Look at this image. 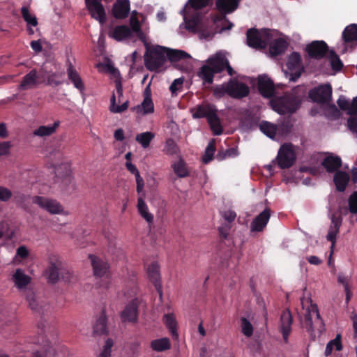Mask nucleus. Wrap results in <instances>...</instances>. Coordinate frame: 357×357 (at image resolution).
<instances>
[{
  "label": "nucleus",
  "mask_w": 357,
  "mask_h": 357,
  "mask_svg": "<svg viewBox=\"0 0 357 357\" xmlns=\"http://www.w3.org/2000/svg\"><path fill=\"white\" fill-rule=\"evenodd\" d=\"M270 218L269 210H264L251 223V231H261L267 225Z\"/></svg>",
  "instance_id": "obj_24"
},
{
  "label": "nucleus",
  "mask_w": 357,
  "mask_h": 357,
  "mask_svg": "<svg viewBox=\"0 0 357 357\" xmlns=\"http://www.w3.org/2000/svg\"><path fill=\"white\" fill-rule=\"evenodd\" d=\"M259 128L263 133L272 139L274 138L278 130L276 125L268 121H262L259 125Z\"/></svg>",
  "instance_id": "obj_47"
},
{
  "label": "nucleus",
  "mask_w": 357,
  "mask_h": 357,
  "mask_svg": "<svg viewBox=\"0 0 357 357\" xmlns=\"http://www.w3.org/2000/svg\"><path fill=\"white\" fill-rule=\"evenodd\" d=\"M332 68L335 70H340L342 67V63L338 56L333 51H331L328 54Z\"/></svg>",
  "instance_id": "obj_55"
},
{
  "label": "nucleus",
  "mask_w": 357,
  "mask_h": 357,
  "mask_svg": "<svg viewBox=\"0 0 357 357\" xmlns=\"http://www.w3.org/2000/svg\"><path fill=\"white\" fill-rule=\"evenodd\" d=\"M128 107V102L126 101L121 105H116V97L114 93L112 94L111 98V103L109 110L113 113H121L126 111Z\"/></svg>",
  "instance_id": "obj_52"
},
{
  "label": "nucleus",
  "mask_w": 357,
  "mask_h": 357,
  "mask_svg": "<svg viewBox=\"0 0 357 357\" xmlns=\"http://www.w3.org/2000/svg\"><path fill=\"white\" fill-rule=\"evenodd\" d=\"M123 322H135L137 319V301H132L128 303L121 314Z\"/></svg>",
  "instance_id": "obj_18"
},
{
  "label": "nucleus",
  "mask_w": 357,
  "mask_h": 357,
  "mask_svg": "<svg viewBox=\"0 0 357 357\" xmlns=\"http://www.w3.org/2000/svg\"><path fill=\"white\" fill-rule=\"evenodd\" d=\"M300 99L293 95L274 98L271 101L273 109L279 114L294 112L299 106Z\"/></svg>",
  "instance_id": "obj_7"
},
{
  "label": "nucleus",
  "mask_w": 357,
  "mask_h": 357,
  "mask_svg": "<svg viewBox=\"0 0 357 357\" xmlns=\"http://www.w3.org/2000/svg\"><path fill=\"white\" fill-rule=\"evenodd\" d=\"M178 146L175 142L172 139H168L165 142L163 151L168 155H174L178 152Z\"/></svg>",
  "instance_id": "obj_54"
},
{
  "label": "nucleus",
  "mask_w": 357,
  "mask_h": 357,
  "mask_svg": "<svg viewBox=\"0 0 357 357\" xmlns=\"http://www.w3.org/2000/svg\"><path fill=\"white\" fill-rule=\"evenodd\" d=\"M287 47V43L282 38L275 40L270 45V53L273 56L283 53Z\"/></svg>",
  "instance_id": "obj_41"
},
{
  "label": "nucleus",
  "mask_w": 357,
  "mask_h": 357,
  "mask_svg": "<svg viewBox=\"0 0 357 357\" xmlns=\"http://www.w3.org/2000/svg\"><path fill=\"white\" fill-rule=\"evenodd\" d=\"M288 68L291 70H295L294 77L290 78V80L295 81L301 75L302 69L301 57L297 52H293L288 59L287 63Z\"/></svg>",
  "instance_id": "obj_21"
},
{
  "label": "nucleus",
  "mask_w": 357,
  "mask_h": 357,
  "mask_svg": "<svg viewBox=\"0 0 357 357\" xmlns=\"http://www.w3.org/2000/svg\"><path fill=\"white\" fill-rule=\"evenodd\" d=\"M29 255V251L25 246H20L17 249L16 255L15 257V261H18V257L21 259H25Z\"/></svg>",
  "instance_id": "obj_63"
},
{
  "label": "nucleus",
  "mask_w": 357,
  "mask_h": 357,
  "mask_svg": "<svg viewBox=\"0 0 357 357\" xmlns=\"http://www.w3.org/2000/svg\"><path fill=\"white\" fill-rule=\"evenodd\" d=\"M163 321L169 329L172 337L174 340H177L178 335L176 331L177 323L174 315L173 314H166L163 317Z\"/></svg>",
  "instance_id": "obj_37"
},
{
  "label": "nucleus",
  "mask_w": 357,
  "mask_h": 357,
  "mask_svg": "<svg viewBox=\"0 0 357 357\" xmlns=\"http://www.w3.org/2000/svg\"><path fill=\"white\" fill-rule=\"evenodd\" d=\"M296 160L294 148L291 144H283L278 153L277 161L278 166L282 169L289 168Z\"/></svg>",
  "instance_id": "obj_10"
},
{
  "label": "nucleus",
  "mask_w": 357,
  "mask_h": 357,
  "mask_svg": "<svg viewBox=\"0 0 357 357\" xmlns=\"http://www.w3.org/2000/svg\"><path fill=\"white\" fill-rule=\"evenodd\" d=\"M241 331L246 337L252 336L253 333V327L251 323L245 317H242L241 319Z\"/></svg>",
  "instance_id": "obj_53"
},
{
  "label": "nucleus",
  "mask_w": 357,
  "mask_h": 357,
  "mask_svg": "<svg viewBox=\"0 0 357 357\" xmlns=\"http://www.w3.org/2000/svg\"><path fill=\"white\" fill-rule=\"evenodd\" d=\"M33 197L24 193H17L14 195V202L20 205L24 211L29 212L30 211V204L32 203Z\"/></svg>",
  "instance_id": "obj_33"
},
{
  "label": "nucleus",
  "mask_w": 357,
  "mask_h": 357,
  "mask_svg": "<svg viewBox=\"0 0 357 357\" xmlns=\"http://www.w3.org/2000/svg\"><path fill=\"white\" fill-rule=\"evenodd\" d=\"M349 181V176L344 172H337L334 176V182L339 191H344Z\"/></svg>",
  "instance_id": "obj_38"
},
{
  "label": "nucleus",
  "mask_w": 357,
  "mask_h": 357,
  "mask_svg": "<svg viewBox=\"0 0 357 357\" xmlns=\"http://www.w3.org/2000/svg\"><path fill=\"white\" fill-rule=\"evenodd\" d=\"M55 174L58 177L63 178L66 185H69L73 183V177L70 166L68 163H63L55 167Z\"/></svg>",
  "instance_id": "obj_30"
},
{
  "label": "nucleus",
  "mask_w": 357,
  "mask_h": 357,
  "mask_svg": "<svg viewBox=\"0 0 357 357\" xmlns=\"http://www.w3.org/2000/svg\"><path fill=\"white\" fill-rule=\"evenodd\" d=\"M310 96L315 102H327L332 96L331 86L329 84L319 86L310 92Z\"/></svg>",
  "instance_id": "obj_13"
},
{
  "label": "nucleus",
  "mask_w": 357,
  "mask_h": 357,
  "mask_svg": "<svg viewBox=\"0 0 357 357\" xmlns=\"http://www.w3.org/2000/svg\"><path fill=\"white\" fill-rule=\"evenodd\" d=\"M166 54L167 58L173 62L190 58V56L187 52L178 50L166 48Z\"/></svg>",
  "instance_id": "obj_42"
},
{
  "label": "nucleus",
  "mask_w": 357,
  "mask_h": 357,
  "mask_svg": "<svg viewBox=\"0 0 357 357\" xmlns=\"http://www.w3.org/2000/svg\"><path fill=\"white\" fill-rule=\"evenodd\" d=\"M130 24L133 32L139 31L140 28V24L139 20L137 17V12L133 11L130 19Z\"/></svg>",
  "instance_id": "obj_60"
},
{
  "label": "nucleus",
  "mask_w": 357,
  "mask_h": 357,
  "mask_svg": "<svg viewBox=\"0 0 357 357\" xmlns=\"http://www.w3.org/2000/svg\"><path fill=\"white\" fill-rule=\"evenodd\" d=\"M66 356V353H63L59 348L48 340H44L42 342L41 349L37 351L36 357H53L55 356Z\"/></svg>",
  "instance_id": "obj_15"
},
{
  "label": "nucleus",
  "mask_w": 357,
  "mask_h": 357,
  "mask_svg": "<svg viewBox=\"0 0 357 357\" xmlns=\"http://www.w3.org/2000/svg\"><path fill=\"white\" fill-rule=\"evenodd\" d=\"M74 275L68 268L63 267L60 278L66 283L72 282L74 280Z\"/></svg>",
  "instance_id": "obj_59"
},
{
  "label": "nucleus",
  "mask_w": 357,
  "mask_h": 357,
  "mask_svg": "<svg viewBox=\"0 0 357 357\" xmlns=\"http://www.w3.org/2000/svg\"><path fill=\"white\" fill-rule=\"evenodd\" d=\"M216 113V109L213 105H199L196 111L192 114L194 118L206 117L207 120L210 116H213Z\"/></svg>",
  "instance_id": "obj_35"
},
{
  "label": "nucleus",
  "mask_w": 357,
  "mask_h": 357,
  "mask_svg": "<svg viewBox=\"0 0 357 357\" xmlns=\"http://www.w3.org/2000/svg\"><path fill=\"white\" fill-rule=\"evenodd\" d=\"M208 122L211 126L212 131L215 135H219L222 134V128L220 125V119L217 116L216 113H215L213 116H209Z\"/></svg>",
  "instance_id": "obj_50"
},
{
  "label": "nucleus",
  "mask_w": 357,
  "mask_h": 357,
  "mask_svg": "<svg viewBox=\"0 0 357 357\" xmlns=\"http://www.w3.org/2000/svg\"><path fill=\"white\" fill-rule=\"evenodd\" d=\"M11 280L19 290H27L26 287L31 282V277L21 268H17L12 275Z\"/></svg>",
  "instance_id": "obj_17"
},
{
  "label": "nucleus",
  "mask_w": 357,
  "mask_h": 357,
  "mask_svg": "<svg viewBox=\"0 0 357 357\" xmlns=\"http://www.w3.org/2000/svg\"><path fill=\"white\" fill-rule=\"evenodd\" d=\"M39 75L36 70H31L23 78L18 86L20 91H26L36 87L38 84Z\"/></svg>",
  "instance_id": "obj_20"
},
{
  "label": "nucleus",
  "mask_w": 357,
  "mask_h": 357,
  "mask_svg": "<svg viewBox=\"0 0 357 357\" xmlns=\"http://www.w3.org/2000/svg\"><path fill=\"white\" fill-rule=\"evenodd\" d=\"M144 57L145 65L148 69L158 70L167 61L166 47L155 46L147 48Z\"/></svg>",
  "instance_id": "obj_5"
},
{
  "label": "nucleus",
  "mask_w": 357,
  "mask_h": 357,
  "mask_svg": "<svg viewBox=\"0 0 357 357\" xmlns=\"http://www.w3.org/2000/svg\"><path fill=\"white\" fill-rule=\"evenodd\" d=\"M25 298L29 307L36 312L43 313L49 308V303L41 297L37 296L31 289L26 291Z\"/></svg>",
  "instance_id": "obj_11"
},
{
  "label": "nucleus",
  "mask_w": 357,
  "mask_h": 357,
  "mask_svg": "<svg viewBox=\"0 0 357 357\" xmlns=\"http://www.w3.org/2000/svg\"><path fill=\"white\" fill-rule=\"evenodd\" d=\"M342 349L341 343V335L337 334L335 339L331 340L326 345L325 349V355L326 356H330L332 354V351L335 349L340 351Z\"/></svg>",
  "instance_id": "obj_49"
},
{
  "label": "nucleus",
  "mask_w": 357,
  "mask_h": 357,
  "mask_svg": "<svg viewBox=\"0 0 357 357\" xmlns=\"http://www.w3.org/2000/svg\"><path fill=\"white\" fill-rule=\"evenodd\" d=\"M302 312H299L301 317H304V324L309 331H314L316 327L319 331L324 328L323 321L320 317L316 304L309 296H303L301 298Z\"/></svg>",
  "instance_id": "obj_2"
},
{
  "label": "nucleus",
  "mask_w": 357,
  "mask_h": 357,
  "mask_svg": "<svg viewBox=\"0 0 357 357\" xmlns=\"http://www.w3.org/2000/svg\"><path fill=\"white\" fill-rule=\"evenodd\" d=\"M172 167L174 169V172L178 177H185L188 175V171L186 167V165L185 162L182 159H178V160L173 162Z\"/></svg>",
  "instance_id": "obj_46"
},
{
  "label": "nucleus",
  "mask_w": 357,
  "mask_h": 357,
  "mask_svg": "<svg viewBox=\"0 0 357 357\" xmlns=\"http://www.w3.org/2000/svg\"><path fill=\"white\" fill-rule=\"evenodd\" d=\"M184 82L183 77L175 79L169 86V90L172 95H177L178 92L182 89Z\"/></svg>",
  "instance_id": "obj_56"
},
{
  "label": "nucleus",
  "mask_w": 357,
  "mask_h": 357,
  "mask_svg": "<svg viewBox=\"0 0 357 357\" xmlns=\"http://www.w3.org/2000/svg\"><path fill=\"white\" fill-rule=\"evenodd\" d=\"M225 68L230 76L235 74V71L229 63L226 54L219 52L206 60V63L200 68L198 75L204 84H212L214 74L222 72Z\"/></svg>",
  "instance_id": "obj_1"
},
{
  "label": "nucleus",
  "mask_w": 357,
  "mask_h": 357,
  "mask_svg": "<svg viewBox=\"0 0 357 357\" xmlns=\"http://www.w3.org/2000/svg\"><path fill=\"white\" fill-rule=\"evenodd\" d=\"M337 103L341 109L347 111V113L349 114L351 102L344 96H340L337 100Z\"/></svg>",
  "instance_id": "obj_62"
},
{
  "label": "nucleus",
  "mask_w": 357,
  "mask_h": 357,
  "mask_svg": "<svg viewBox=\"0 0 357 357\" xmlns=\"http://www.w3.org/2000/svg\"><path fill=\"white\" fill-rule=\"evenodd\" d=\"M331 224L328 229L326 238L328 241L331 242V249H333L336 241V236L339 232L342 220L340 215L337 216L335 214H333L331 217Z\"/></svg>",
  "instance_id": "obj_16"
},
{
  "label": "nucleus",
  "mask_w": 357,
  "mask_h": 357,
  "mask_svg": "<svg viewBox=\"0 0 357 357\" xmlns=\"http://www.w3.org/2000/svg\"><path fill=\"white\" fill-rule=\"evenodd\" d=\"M147 273L149 279L154 283L156 289L159 292L160 297H162V291L160 289V285L159 284L160 280V271L159 266L157 263H152L147 268Z\"/></svg>",
  "instance_id": "obj_29"
},
{
  "label": "nucleus",
  "mask_w": 357,
  "mask_h": 357,
  "mask_svg": "<svg viewBox=\"0 0 357 357\" xmlns=\"http://www.w3.org/2000/svg\"><path fill=\"white\" fill-rule=\"evenodd\" d=\"M342 38L345 43H357V24H351L347 26L343 33Z\"/></svg>",
  "instance_id": "obj_36"
},
{
  "label": "nucleus",
  "mask_w": 357,
  "mask_h": 357,
  "mask_svg": "<svg viewBox=\"0 0 357 357\" xmlns=\"http://www.w3.org/2000/svg\"><path fill=\"white\" fill-rule=\"evenodd\" d=\"M280 330L285 342H287L289 335L291 330L292 317L289 311H284L281 314Z\"/></svg>",
  "instance_id": "obj_25"
},
{
  "label": "nucleus",
  "mask_w": 357,
  "mask_h": 357,
  "mask_svg": "<svg viewBox=\"0 0 357 357\" xmlns=\"http://www.w3.org/2000/svg\"><path fill=\"white\" fill-rule=\"evenodd\" d=\"M21 13L23 19L29 26H36L38 24L37 18L35 15L30 13L29 8L23 6L21 8Z\"/></svg>",
  "instance_id": "obj_51"
},
{
  "label": "nucleus",
  "mask_w": 357,
  "mask_h": 357,
  "mask_svg": "<svg viewBox=\"0 0 357 357\" xmlns=\"http://www.w3.org/2000/svg\"><path fill=\"white\" fill-rule=\"evenodd\" d=\"M130 11L129 0H117L113 6V15L116 18H126Z\"/></svg>",
  "instance_id": "obj_23"
},
{
  "label": "nucleus",
  "mask_w": 357,
  "mask_h": 357,
  "mask_svg": "<svg viewBox=\"0 0 357 357\" xmlns=\"http://www.w3.org/2000/svg\"><path fill=\"white\" fill-rule=\"evenodd\" d=\"M107 331L106 317L104 314H101L93 326V334L94 335H100L106 334Z\"/></svg>",
  "instance_id": "obj_34"
},
{
  "label": "nucleus",
  "mask_w": 357,
  "mask_h": 357,
  "mask_svg": "<svg viewBox=\"0 0 357 357\" xmlns=\"http://www.w3.org/2000/svg\"><path fill=\"white\" fill-rule=\"evenodd\" d=\"M151 347L154 351H162L170 348V342L167 337L153 340Z\"/></svg>",
  "instance_id": "obj_48"
},
{
  "label": "nucleus",
  "mask_w": 357,
  "mask_h": 357,
  "mask_svg": "<svg viewBox=\"0 0 357 357\" xmlns=\"http://www.w3.org/2000/svg\"><path fill=\"white\" fill-rule=\"evenodd\" d=\"M215 151V146L213 142H211L205 151V153L203 156L202 160L204 163H208L213 159V156Z\"/></svg>",
  "instance_id": "obj_57"
},
{
  "label": "nucleus",
  "mask_w": 357,
  "mask_h": 357,
  "mask_svg": "<svg viewBox=\"0 0 357 357\" xmlns=\"http://www.w3.org/2000/svg\"><path fill=\"white\" fill-rule=\"evenodd\" d=\"M39 77L46 79V84L47 85L56 86L61 84V82L57 79L58 74L52 72H47L45 68H42L40 70Z\"/></svg>",
  "instance_id": "obj_39"
},
{
  "label": "nucleus",
  "mask_w": 357,
  "mask_h": 357,
  "mask_svg": "<svg viewBox=\"0 0 357 357\" xmlns=\"http://www.w3.org/2000/svg\"><path fill=\"white\" fill-rule=\"evenodd\" d=\"M137 208L141 216L149 223H152L153 222V215L149 213L148 207L142 197L138 198Z\"/></svg>",
  "instance_id": "obj_45"
},
{
  "label": "nucleus",
  "mask_w": 357,
  "mask_h": 357,
  "mask_svg": "<svg viewBox=\"0 0 357 357\" xmlns=\"http://www.w3.org/2000/svg\"><path fill=\"white\" fill-rule=\"evenodd\" d=\"M349 211L352 214L357 213V191L354 192L349 199Z\"/></svg>",
  "instance_id": "obj_58"
},
{
  "label": "nucleus",
  "mask_w": 357,
  "mask_h": 357,
  "mask_svg": "<svg viewBox=\"0 0 357 357\" xmlns=\"http://www.w3.org/2000/svg\"><path fill=\"white\" fill-rule=\"evenodd\" d=\"M85 3L91 17L100 24L105 22L106 16L103 6L98 0H85Z\"/></svg>",
  "instance_id": "obj_14"
},
{
  "label": "nucleus",
  "mask_w": 357,
  "mask_h": 357,
  "mask_svg": "<svg viewBox=\"0 0 357 357\" xmlns=\"http://www.w3.org/2000/svg\"><path fill=\"white\" fill-rule=\"evenodd\" d=\"M131 35V29L126 25L117 26L109 32V36L118 41L127 39L130 38Z\"/></svg>",
  "instance_id": "obj_27"
},
{
  "label": "nucleus",
  "mask_w": 357,
  "mask_h": 357,
  "mask_svg": "<svg viewBox=\"0 0 357 357\" xmlns=\"http://www.w3.org/2000/svg\"><path fill=\"white\" fill-rule=\"evenodd\" d=\"M154 137L155 134L153 132L147 131L137 134L135 137V140L142 146V148L146 149L149 146Z\"/></svg>",
  "instance_id": "obj_44"
},
{
  "label": "nucleus",
  "mask_w": 357,
  "mask_h": 357,
  "mask_svg": "<svg viewBox=\"0 0 357 357\" xmlns=\"http://www.w3.org/2000/svg\"><path fill=\"white\" fill-rule=\"evenodd\" d=\"M241 0H217L216 7L218 10L224 14L234 11Z\"/></svg>",
  "instance_id": "obj_28"
},
{
  "label": "nucleus",
  "mask_w": 357,
  "mask_h": 357,
  "mask_svg": "<svg viewBox=\"0 0 357 357\" xmlns=\"http://www.w3.org/2000/svg\"><path fill=\"white\" fill-rule=\"evenodd\" d=\"M210 0H188V3L183 10V15L187 28L192 30L199 29L202 19L200 9L208 6Z\"/></svg>",
  "instance_id": "obj_3"
},
{
  "label": "nucleus",
  "mask_w": 357,
  "mask_h": 357,
  "mask_svg": "<svg viewBox=\"0 0 357 357\" xmlns=\"http://www.w3.org/2000/svg\"><path fill=\"white\" fill-rule=\"evenodd\" d=\"M90 258L93 268L94 274L96 276H102L108 268L107 264L95 256H90Z\"/></svg>",
  "instance_id": "obj_32"
},
{
  "label": "nucleus",
  "mask_w": 357,
  "mask_h": 357,
  "mask_svg": "<svg viewBox=\"0 0 357 357\" xmlns=\"http://www.w3.org/2000/svg\"><path fill=\"white\" fill-rule=\"evenodd\" d=\"M32 204L38 205L50 214H65L63 206L56 199L42 196H33Z\"/></svg>",
  "instance_id": "obj_8"
},
{
  "label": "nucleus",
  "mask_w": 357,
  "mask_h": 357,
  "mask_svg": "<svg viewBox=\"0 0 357 357\" xmlns=\"http://www.w3.org/2000/svg\"><path fill=\"white\" fill-rule=\"evenodd\" d=\"M59 124L60 122L56 121L52 125L41 126L33 131V135L41 137L50 136L56 132Z\"/></svg>",
  "instance_id": "obj_31"
},
{
  "label": "nucleus",
  "mask_w": 357,
  "mask_h": 357,
  "mask_svg": "<svg viewBox=\"0 0 357 357\" xmlns=\"http://www.w3.org/2000/svg\"><path fill=\"white\" fill-rule=\"evenodd\" d=\"M132 110L140 116L152 114L154 112V105L151 100V90L149 86L144 90L142 102L135 107Z\"/></svg>",
  "instance_id": "obj_12"
},
{
  "label": "nucleus",
  "mask_w": 357,
  "mask_h": 357,
  "mask_svg": "<svg viewBox=\"0 0 357 357\" xmlns=\"http://www.w3.org/2000/svg\"><path fill=\"white\" fill-rule=\"evenodd\" d=\"M113 340L107 339L104 346L103 350L100 354V357H110L112 354V347L113 346Z\"/></svg>",
  "instance_id": "obj_61"
},
{
  "label": "nucleus",
  "mask_w": 357,
  "mask_h": 357,
  "mask_svg": "<svg viewBox=\"0 0 357 357\" xmlns=\"http://www.w3.org/2000/svg\"><path fill=\"white\" fill-rule=\"evenodd\" d=\"M258 89L260 93L266 98L274 94L275 88L272 80L266 75H261L258 78Z\"/></svg>",
  "instance_id": "obj_19"
},
{
  "label": "nucleus",
  "mask_w": 357,
  "mask_h": 357,
  "mask_svg": "<svg viewBox=\"0 0 357 357\" xmlns=\"http://www.w3.org/2000/svg\"><path fill=\"white\" fill-rule=\"evenodd\" d=\"M351 116L347 121L348 128L351 132L357 133V114Z\"/></svg>",
  "instance_id": "obj_64"
},
{
  "label": "nucleus",
  "mask_w": 357,
  "mask_h": 357,
  "mask_svg": "<svg viewBox=\"0 0 357 357\" xmlns=\"http://www.w3.org/2000/svg\"><path fill=\"white\" fill-rule=\"evenodd\" d=\"M328 172H334L342 165V160L339 156L332 153L328 155L321 162Z\"/></svg>",
  "instance_id": "obj_26"
},
{
  "label": "nucleus",
  "mask_w": 357,
  "mask_h": 357,
  "mask_svg": "<svg viewBox=\"0 0 357 357\" xmlns=\"http://www.w3.org/2000/svg\"><path fill=\"white\" fill-rule=\"evenodd\" d=\"M106 68L107 71L114 77L117 94L119 96H122L123 88L119 70L111 64L107 65Z\"/></svg>",
  "instance_id": "obj_43"
},
{
  "label": "nucleus",
  "mask_w": 357,
  "mask_h": 357,
  "mask_svg": "<svg viewBox=\"0 0 357 357\" xmlns=\"http://www.w3.org/2000/svg\"><path fill=\"white\" fill-rule=\"evenodd\" d=\"M327 45L323 41H314L307 45L308 54L317 59L321 58L327 51Z\"/></svg>",
  "instance_id": "obj_22"
},
{
  "label": "nucleus",
  "mask_w": 357,
  "mask_h": 357,
  "mask_svg": "<svg viewBox=\"0 0 357 357\" xmlns=\"http://www.w3.org/2000/svg\"><path fill=\"white\" fill-rule=\"evenodd\" d=\"M48 263L49 266L45 271V275L51 282L55 283L59 280L64 266L60 257L54 254L48 255Z\"/></svg>",
  "instance_id": "obj_9"
},
{
  "label": "nucleus",
  "mask_w": 357,
  "mask_h": 357,
  "mask_svg": "<svg viewBox=\"0 0 357 357\" xmlns=\"http://www.w3.org/2000/svg\"><path fill=\"white\" fill-rule=\"evenodd\" d=\"M249 93V86L234 78L231 79L228 82L215 86L213 89V94L218 98L227 94L231 98L240 99L248 96Z\"/></svg>",
  "instance_id": "obj_4"
},
{
  "label": "nucleus",
  "mask_w": 357,
  "mask_h": 357,
  "mask_svg": "<svg viewBox=\"0 0 357 357\" xmlns=\"http://www.w3.org/2000/svg\"><path fill=\"white\" fill-rule=\"evenodd\" d=\"M274 33V31L269 29L261 31L255 29H249L247 32V43L250 47L255 49L264 48Z\"/></svg>",
  "instance_id": "obj_6"
},
{
  "label": "nucleus",
  "mask_w": 357,
  "mask_h": 357,
  "mask_svg": "<svg viewBox=\"0 0 357 357\" xmlns=\"http://www.w3.org/2000/svg\"><path fill=\"white\" fill-rule=\"evenodd\" d=\"M67 73L68 79L73 83L75 87L82 92L84 89V84L79 75L71 65L68 67Z\"/></svg>",
  "instance_id": "obj_40"
}]
</instances>
